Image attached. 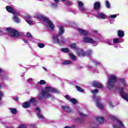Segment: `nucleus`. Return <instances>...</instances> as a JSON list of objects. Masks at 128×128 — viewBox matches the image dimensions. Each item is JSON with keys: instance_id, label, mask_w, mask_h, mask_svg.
Here are the masks:
<instances>
[{"instance_id": "nucleus-1", "label": "nucleus", "mask_w": 128, "mask_h": 128, "mask_svg": "<svg viewBox=\"0 0 128 128\" xmlns=\"http://www.w3.org/2000/svg\"><path fill=\"white\" fill-rule=\"evenodd\" d=\"M50 92H60V91L58 89L52 86L45 87L44 90H42L41 93L38 94V100H42L50 98V96H52V95Z\"/></svg>"}, {"instance_id": "nucleus-2", "label": "nucleus", "mask_w": 128, "mask_h": 128, "mask_svg": "<svg viewBox=\"0 0 128 128\" xmlns=\"http://www.w3.org/2000/svg\"><path fill=\"white\" fill-rule=\"evenodd\" d=\"M34 18H38V20H45L47 24H48V26H47L48 30H54V26L52 22L50 20V19H48V18L44 16L41 14H36L34 16Z\"/></svg>"}, {"instance_id": "nucleus-3", "label": "nucleus", "mask_w": 128, "mask_h": 128, "mask_svg": "<svg viewBox=\"0 0 128 128\" xmlns=\"http://www.w3.org/2000/svg\"><path fill=\"white\" fill-rule=\"evenodd\" d=\"M6 10L8 12H10L11 14H12L14 15L13 18V20L14 22H20V18H18V17L16 16H20V12H18L17 11H14V8L10 7V6H6Z\"/></svg>"}, {"instance_id": "nucleus-4", "label": "nucleus", "mask_w": 128, "mask_h": 128, "mask_svg": "<svg viewBox=\"0 0 128 128\" xmlns=\"http://www.w3.org/2000/svg\"><path fill=\"white\" fill-rule=\"evenodd\" d=\"M114 90L115 92H119L121 94L122 98L125 100H126V102H128V94L124 92V88H122L116 87Z\"/></svg>"}, {"instance_id": "nucleus-5", "label": "nucleus", "mask_w": 128, "mask_h": 128, "mask_svg": "<svg viewBox=\"0 0 128 128\" xmlns=\"http://www.w3.org/2000/svg\"><path fill=\"white\" fill-rule=\"evenodd\" d=\"M6 30L10 32L12 38H18L20 36V32L18 30L10 28H7Z\"/></svg>"}, {"instance_id": "nucleus-6", "label": "nucleus", "mask_w": 128, "mask_h": 128, "mask_svg": "<svg viewBox=\"0 0 128 128\" xmlns=\"http://www.w3.org/2000/svg\"><path fill=\"white\" fill-rule=\"evenodd\" d=\"M92 86L94 88H104V86L102 84L98 82H94L92 83Z\"/></svg>"}, {"instance_id": "nucleus-7", "label": "nucleus", "mask_w": 128, "mask_h": 128, "mask_svg": "<svg viewBox=\"0 0 128 128\" xmlns=\"http://www.w3.org/2000/svg\"><path fill=\"white\" fill-rule=\"evenodd\" d=\"M84 42H88L89 44H96L95 41L90 38L84 37Z\"/></svg>"}, {"instance_id": "nucleus-8", "label": "nucleus", "mask_w": 128, "mask_h": 128, "mask_svg": "<svg viewBox=\"0 0 128 128\" xmlns=\"http://www.w3.org/2000/svg\"><path fill=\"white\" fill-rule=\"evenodd\" d=\"M62 108L64 110V112H67L68 114L72 112V109L69 106H62Z\"/></svg>"}, {"instance_id": "nucleus-9", "label": "nucleus", "mask_w": 128, "mask_h": 128, "mask_svg": "<svg viewBox=\"0 0 128 128\" xmlns=\"http://www.w3.org/2000/svg\"><path fill=\"white\" fill-rule=\"evenodd\" d=\"M114 82L112 80L108 81L107 87L109 90H111V88H112L114 86Z\"/></svg>"}, {"instance_id": "nucleus-10", "label": "nucleus", "mask_w": 128, "mask_h": 128, "mask_svg": "<svg viewBox=\"0 0 128 128\" xmlns=\"http://www.w3.org/2000/svg\"><path fill=\"white\" fill-rule=\"evenodd\" d=\"M96 18L101 20H106V15L103 13H98L96 15Z\"/></svg>"}, {"instance_id": "nucleus-11", "label": "nucleus", "mask_w": 128, "mask_h": 128, "mask_svg": "<svg viewBox=\"0 0 128 128\" xmlns=\"http://www.w3.org/2000/svg\"><path fill=\"white\" fill-rule=\"evenodd\" d=\"M36 112L37 114V116L39 118H44V116L42 114H40V109L38 108H36Z\"/></svg>"}, {"instance_id": "nucleus-12", "label": "nucleus", "mask_w": 128, "mask_h": 128, "mask_svg": "<svg viewBox=\"0 0 128 128\" xmlns=\"http://www.w3.org/2000/svg\"><path fill=\"white\" fill-rule=\"evenodd\" d=\"M77 54L79 56H86V52H84L83 50L79 49L77 51Z\"/></svg>"}, {"instance_id": "nucleus-13", "label": "nucleus", "mask_w": 128, "mask_h": 128, "mask_svg": "<svg viewBox=\"0 0 128 128\" xmlns=\"http://www.w3.org/2000/svg\"><path fill=\"white\" fill-rule=\"evenodd\" d=\"M54 42L56 44H61L60 40V36H56L54 38Z\"/></svg>"}, {"instance_id": "nucleus-14", "label": "nucleus", "mask_w": 128, "mask_h": 128, "mask_svg": "<svg viewBox=\"0 0 128 128\" xmlns=\"http://www.w3.org/2000/svg\"><path fill=\"white\" fill-rule=\"evenodd\" d=\"M109 80H120L116 75H110L108 76Z\"/></svg>"}, {"instance_id": "nucleus-15", "label": "nucleus", "mask_w": 128, "mask_h": 128, "mask_svg": "<svg viewBox=\"0 0 128 128\" xmlns=\"http://www.w3.org/2000/svg\"><path fill=\"white\" fill-rule=\"evenodd\" d=\"M100 8V2H96L94 4V10H98Z\"/></svg>"}, {"instance_id": "nucleus-16", "label": "nucleus", "mask_w": 128, "mask_h": 128, "mask_svg": "<svg viewBox=\"0 0 128 128\" xmlns=\"http://www.w3.org/2000/svg\"><path fill=\"white\" fill-rule=\"evenodd\" d=\"M78 32H80V34H83V35L88 34V32L80 28H78Z\"/></svg>"}, {"instance_id": "nucleus-17", "label": "nucleus", "mask_w": 128, "mask_h": 128, "mask_svg": "<svg viewBox=\"0 0 128 128\" xmlns=\"http://www.w3.org/2000/svg\"><path fill=\"white\" fill-rule=\"evenodd\" d=\"M118 36H119L120 38H124V32L122 30H118Z\"/></svg>"}, {"instance_id": "nucleus-18", "label": "nucleus", "mask_w": 128, "mask_h": 128, "mask_svg": "<svg viewBox=\"0 0 128 128\" xmlns=\"http://www.w3.org/2000/svg\"><path fill=\"white\" fill-rule=\"evenodd\" d=\"M10 110L11 113L12 114H16L18 113V110L14 108H9Z\"/></svg>"}, {"instance_id": "nucleus-19", "label": "nucleus", "mask_w": 128, "mask_h": 128, "mask_svg": "<svg viewBox=\"0 0 128 128\" xmlns=\"http://www.w3.org/2000/svg\"><path fill=\"white\" fill-rule=\"evenodd\" d=\"M96 120L98 122H100V124H104V118L102 117H98Z\"/></svg>"}, {"instance_id": "nucleus-20", "label": "nucleus", "mask_w": 128, "mask_h": 128, "mask_svg": "<svg viewBox=\"0 0 128 128\" xmlns=\"http://www.w3.org/2000/svg\"><path fill=\"white\" fill-rule=\"evenodd\" d=\"M30 106V102H26L23 104L22 106L24 108H29Z\"/></svg>"}, {"instance_id": "nucleus-21", "label": "nucleus", "mask_w": 128, "mask_h": 128, "mask_svg": "<svg viewBox=\"0 0 128 128\" xmlns=\"http://www.w3.org/2000/svg\"><path fill=\"white\" fill-rule=\"evenodd\" d=\"M70 47L72 50H76V48H78V46H76V44L74 43L70 44Z\"/></svg>"}, {"instance_id": "nucleus-22", "label": "nucleus", "mask_w": 128, "mask_h": 128, "mask_svg": "<svg viewBox=\"0 0 128 128\" xmlns=\"http://www.w3.org/2000/svg\"><path fill=\"white\" fill-rule=\"evenodd\" d=\"M96 106L99 108H101L102 110L104 108V106L102 104L100 103V102L98 100H96Z\"/></svg>"}, {"instance_id": "nucleus-23", "label": "nucleus", "mask_w": 128, "mask_h": 128, "mask_svg": "<svg viewBox=\"0 0 128 128\" xmlns=\"http://www.w3.org/2000/svg\"><path fill=\"white\" fill-rule=\"evenodd\" d=\"M64 32V26H60V31L59 34H62Z\"/></svg>"}, {"instance_id": "nucleus-24", "label": "nucleus", "mask_w": 128, "mask_h": 128, "mask_svg": "<svg viewBox=\"0 0 128 128\" xmlns=\"http://www.w3.org/2000/svg\"><path fill=\"white\" fill-rule=\"evenodd\" d=\"M70 57L72 60H76V56L74 54L72 53L69 54Z\"/></svg>"}, {"instance_id": "nucleus-25", "label": "nucleus", "mask_w": 128, "mask_h": 128, "mask_svg": "<svg viewBox=\"0 0 128 128\" xmlns=\"http://www.w3.org/2000/svg\"><path fill=\"white\" fill-rule=\"evenodd\" d=\"M61 52H70V49L68 48H61Z\"/></svg>"}, {"instance_id": "nucleus-26", "label": "nucleus", "mask_w": 128, "mask_h": 128, "mask_svg": "<svg viewBox=\"0 0 128 128\" xmlns=\"http://www.w3.org/2000/svg\"><path fill=\"white\" fill-rule=\"evenodd\" d=\"M76 88L77 90H78V92H84V89L82 88L80 86H76Z\"/></svg>"}, {"instance_id": "nucleus-27", "label": "nucleus", "mask_w": 128, "mask_h": 128, "mask_svg": "<svg viewBox=\"0 0 128 128\" xmlns=\"http://www.w3.org/2000/svg\"><path fill=\"white\" fill-rule=\"evenodd\" d=\"M78 4L79 6V8H80L84 6V3H82V2L80 1H78Z\"/></svg>"}, {"instance_id": "nucleus-28", "label": "nucleus", "mask_w": 128, "mask_h": 128, "mask_svg": "<svg viewBox=\"0 0 128 128\" xmlns=\"http://www.w3.org/2000/svg\"><path fill=\"white\" fill-rule=\"evenodd\" d=\"M106 5L108 8H110V4L108 0L106 1Z\"/></svg>"}, {"instance_id": "nucleus-29", "label": "nucleus", "mask_w": 128, "mask_h": 128, "mask_svg": "<svg viewBox=\"0 0 128 128\" xmlns=\"http://www.w3.org/2000/svg\"><path fill=\"white\" fill-rule=\"evenodd\" d=\"M72 64V61L70 60H66L64 62H63V64Z\"/></svg>"}, {"instance_id": "nucleus-30", "label": "nucleus", "mask_w": 128, "mask_h": 128, "mask_svg": "<svg viewBox=\"0 0 128 128\" xmlns=\"http://www.w3.org/2000/svg\"><path fill=\"white\" fill-rule=\"evenodd\" d=\"M44 46L45 45L44 44H42V43L38 44V48H44Z\"/></svg>"}, {"instance_id": "nucleus-31", "label": "nucleus", "mask_w": 128, "mask_h": 128, "mask_svg": "<svg viewBox=\"0 0 128 128\" xmlns=\"http://www.w3.org/2000/svg\"><path fill=\"white\" fill-rule=\"evenodd\" d=\"M60 38H61V40L60 41V42H61L60 44H64V42L66 41V38H64V37L61 36Z\"/></svg>"}, {"instance_id": "nucleus-32", "label": "nucleus", "mask_w": 128, "mask_h": 128, "mask_svg": "<svg viewBox=\"0 0 128 128\" xmlns=\"http://www.w3.org/2000/svg\"><path fill=\"white\" fill-rule=\"evenodd\" d=\"M113 42L116 44L118 42H120V39L118 38H115L113 40Z\"/></svg>"}, {"instance_id": "nucleus-33", "label": "nucleus", "mask_w": 128, "mask_h": 128, "mask_svg": "<svg viewBox=\"0 0 128 128\" xmlns=\"http://www.w3.org/2000/svg\"><path fill=\"white\" fill-rule=\"evenodd\" d=\"M70 102H71L74 104H76V100L74 98L71 99Z\"/></svg>"}, {"instance_id": "nucleus-34", "label": "nucleus", "mask_w": 128, "mask_h": 128, "mask_svg": "<svg viewBox=\"0 0 128 128\" xmlns=\"http://www.w3.org/2000/svg\"><path fill=\"white\" fill-rule=\"evenodd\" d=\"M116 16H118V15L116 14H112V15H110L108 18H116Z\"/></svg>"}, {"instance_id": "nucleus-35", "label": "nucleus", "mask_w": 128, "mask_h": 128, "mask_svg": "<svg viewBox=\"0 0 128 128\" xmlns=\"http://www.w3.org/2000/svg\"><path fill=\"white\" fill-rule=\"evenodd\" d=\"M38 84H46V82L45 80H40V82H38Z\"/></svg>"}, {"instance_id": "nucleus-36", "label": "nucleus", "mask_w": 128, "mask_h": 128, "mask_svg": "<svg viewBox=\"0 0 128 128\" xmlns=\"http://www.w3.org/2000/svg\"><path fill=\"white\" fill-rule=\"evenodd\" d=\"M26 22H27L28 24H30V26H32V24H34V22L30 20H26Z\"/></svg>"}, {"instance_id": "nucleus-37", "label": "nucleus", "mask_w": 128, "mask_h": 128, "mask_svg": "<svg viewBox=\"0 0 128 128\" xmlns=\"http://www.w3.org/2000/svg\"><path fill=\"white\" fill-rule=\"evenodd\" d=\"M4 96V93L0 91V102H1L2 98V96Z\"/></svg>"}, {"instance_id": "nucleus-38", "label": "nucleus", "mask_w": 128, "mask_h": 128, "mask_svg": "<svg viewBox=\"0 0 128 128\" xmlns=\"http://www.w3.org/2000/svg\"><path fill=\"white\" fill-rule=\"evenodd\" d=\"M18 128H26V124H20Z\"/></svg>"}, {"instance_id": "nucleus-39", "label": "nucleus", "mask_w": 128, "mask_h": 128, "mask_svg": "<svg viewBox=\"0 0 128 128\" xmlns=\"http://www.w3.org/2000/svg\"><path fill=\"white\" fill-rule=\"evenodd\" d=\"M80 8L82 12H86V9L84 6H82V8Z\"/></svg>"}, {"instance_id": "nucleus-40", "label": "nucleus", "mask_w": 128, "mask_h": 128, "mask_svg": "<svg viewBox=\"0 0 128 128\" xmlns=\"http://www.w3.org/2000/svg\"><path fill=\"white\" fill-rule=\"evenodd\" d=\"M92 94H96L98 92V89H95L94 90H92L91 91Z\"/></svg>"}, {"instance_id": "nucleus-41", "label": "nucleus", "mask_w": 128, "mask_h": 128, "mask_svg": "<svg viewBox=\"0 0 128 128\" xmlns=\"http://www.w3.org/2000/svg\"><path fill=\"white\" fill-rule=\"evenodd\" d=\"M64 98H66V100H70V96L68 95H66L64 96Z\"/></svg>"}, {"instance_id": "nucleus-42", "label": "nucleus", "mask_w": 128, "mask_h": 128, "mask_svg": "<svg viewBox=\"0 0 128 128\" xmlns=\"http://www.w3.org/2000/svg\"><path fill=\"white\" fill-rule=\"evenodd\" d=\"M79 114L81 116H86V115L84 114V113H82V112H79Z\"/></svg>"}, {"instance_id": "nucleus-43", "label": "nucleus", "mask_w": 128, "mask_h": 128, "mask_svg": "<svg viewBox=\"0 0 128 128\" xmlns=\"http://www.w3.org/2000/svg\"><path fill=\"white\" fill-rule=\"evenodd\" d=\"M34 100H36V99H34V98H32L30 100V102H30H30H34Z\"/></svg>"}, {"instance_id": "nucleus-44", "label": "nucleus", "mask_w": 128, "mask_h": 128, "mask_svg": "<svg viewBox=\"0 0 128 128\" xmlns=\"http://www.w3.org/2000/svg\"><path fill=\"white\" fill-rule=\"evenodd\" d=\"M27 36H28V38H32V34L28 32Z\"/></svg>"}, {"instance_id": "nucleus-45", "label": "nucleus", "mask_w": 128, "mask_h": 128, "mask_svg": "<svg viewBox=\"0 0 128 128\" xmlns=\"http://www.w3.org/2000/svg\"><path fill=\"white\" fill-rule=\"evenodd\" d=\"M52 6L53 7V8H56L58 7V5L54 3H52Z\"/></svg>"}, {"instance_id": "nucleus-46", "label": "nucleus", "mask_w": 128, "mask_h": 128, "mask_svg": "<svg viewBox=\"0 0 128 128\" xmlns=\"http://www.w3.org/2000/svg\"><path fill=\"white\" fill-rule=\"evenodd\" d=\"M121 83L124 84V86H126V81L123 80V81H121Z\"/></svg>"}, {"instance_id": "nucleus-47", "label": "nucleus", "mask_w": 128, "mask_h": 128, "mask_svg": "<svg viewBox=\"0 0 128 128\" xmlns=\"http://www.w3.org/2000/svg\"><path fill=\"white\" fill-rule=\"evenodd\" d=\"M13 100H16V102H18V97H14L13 98Z\"/></svg>"}, {"instance_id": "nucleus-48", "label": "nucleus", "mask_w": 128, "mask_h": 128, "mask_svg": "<svg viewBox=\"0 0 128 128\" xmlns=\"http://www.w3.org/2000/svg\"><path fill=\"white\" fill-rule=\"evenodd\" d=\"M109 104H110V108H113L114 107V106H112V102H109Z\"/></svg>"}, {"instance_id": "nucleus-49", "label": "nucleus", "mask_w": 128, "mask_h": 128, "mask_svg": "<svg viewBox=\"0 0 128 128\" xmlns=\"http://www.w3.org/2000/svg\"><path fill=\"white\" fill-rule=\"evenodd\" d=\"M24 42H26V44H28V40L26 39L23 40Z\"/></svg>"}, {"instance_id": "nucleus-50", "label": "nucleus", "mask_w": 128, "mask_h": 128, "mask_svg": "<svg viewBox=\"0 0 128 128\" xmlns=\"http://www.w3.org/2000/svg\"><path fill=\"white\" fill-rule=\"evenodd\" d=\"M26 18H30V15L26 16Z\"/></svg>"}, {"instance_id": "nucleus-51", "label": "nucleus", "mask_w": 128, "mask_h": 128, "mask_svg": "<svg viewBox=\"0 0 128 128\" xmlns=\"http://www.w3.org/2000/svg\"><path fill=\"white\" fill-rule=\"evenodd\" d=\"M88 53L89 54H92V50H90L88 52Z\"/></svg>"}, {"instance_id": "nucleus-52", "label": "nucleus", "mask_w": 128, "mask_h": 128, "mask_svg": "<svg viewBox=\"0 0 128 128\" xmlns=\"http://www.w3.org/2000/svg\"><path fill=\"white\" fill-rule=\"evenodd\" d=\"M110 42H112V40H108V44H110Z\"/></svg>"}, {"instance_id": "nucleus-53", "label": "nucleus", "mask_w": 128, "mask_h": 128, "mask_svg": "<svg viewBox=\"0 0 128 128\" xmlns=\"http://www.w3.org/2000/svg\"><path fill=\"white\" fill-rule=\"evenodd\" d=\"M34 80V79H32V78H30L28 80Z\"/></svg>"}, {"instance_id": "nucleus-54", "label": "nucleus", "mask_w": 128, "mask_h": 128, "mask_svg": "<svg viewBox=\"0 0 128 128\" xmlns=\"http://www.w3.org/2000/svg\"><path fill=\"white\" fill-rule=\"evenodd\" d=\"M72 128L71 127H70V126H66L65 128Z\"/></svg>"}, {"instance_id": "nucleus-55", "label": "nucleus", "mask_w": 128, "mask_h": 128, "mask_svg": "<svg viewBox=\"0 0 128 128\" xmlns=\"http://www.w3.org/2000/svg\"><path fill=\"white\" fill-rule=\"evenodd\" d=\"M68 4H72V3L70 2H68Z\"/></svg>"}, {"instance_id": "nucleus-56", "label": "nucleus", "mask_w": 128, "mask_h": 128, "mask_svg": "<svg viewBox=\"0 0 128 128\" xmlns=\"http://www.w3.org/2000/svg\"><path fill=\"white\" fill-rule=\"evenodd\" d=\"M42 68H44V70H46V68H44V67H42Z\"/></svg>"}, {"instance_id": "nucleus-57", "label": "nucleus", "mask_w": 128, "mask_h": 128, "mask_svg": "<svg viewBox=\"0 0 128 128\" xmlns=\"http://www.w3.org/2000/svg\"><path fill=\"white\" fill-rule=\"evenodd\" d=\"M55 0V2H60V0Z\"/></svg>"}, {"instance_id": "nucleus-58", "label": "nucleus", "mask_w": 128, "mask_h": 128, "mask_svg": "<svg viewBox=\"0 0 128 128\" xmlns=\"http://www.w3.org/2000/svg\"><path fill=\"white\" fill-rule=\"evenodd\" d=\"M2 72V70L1 68H0V72Z\"/></svg>"}, {"instance_id": "nucleus-59", "label": "nucleus", "mask_w": 128, "mask_h": 128, "mask_svg": "<svg viewBox=\"0 0 128 128\" xmlns=\"http://www.w3.org/2000/svg\"><path fill=\"white\" fill-rule=\"evenodd\" d=\"M2 88V84H0V88Z\"/></svg>"}, {"instance_id": "nucleus-60", "label": "nucleus", "mask_w": 128, "mask_h": 128, "mask_svg": "<svg viewBox=\"0 0 128 128\" xmlns=\"http://www.w3.org/2000/svg\"><path fill=\"white\" fill-rule=\"evenodd\" d=\"M0 32H2V30H0Z\"/></svg>"}, {"instance_id": "nucleus-61", "label": "nucleus", "mask_w": 128, "mask_h": 128, "mask_svg": "<svg viewBox=\"0 0 128 128\" xmlns=\"http://www.w3.org/2000/svg\"><path fill=\"white\" fill-rule=\"evenodd\" d=\"M62 2H66V0H62Z\"/></svg>"}, {"instance_id": "nucleus-62", "label": "nucleus", "mask_w": 128, "mask_h": 128, "mask_svg": "<svg viewBox=\"0 0 128 128\" xmlns=\"http://www.w3.org/2000/svg\"><path fill=\"white\" fill-rule=\"evenodd\" d=\"M88 68H92V66H88Z\"/></svg>"}, {"instance_id": "nucleus-63", "label": "nucleus", "mask_w": 128, "mask_h": 128, "mask_svg": "<svg viewBox=\"0 0 128 128\" xmlns=\"http://www.w3.org/2000/svg\"><path fill=\"white\" fill-rule=\"evenodd\" d=\"M98 99H99V100H100V97H98Z\"/></svg>"}, {"instance_id": "nucleus-64", "label": "nucleus", "mask_w": 128, "mask_h": 128, "mask_svg": "<svg viewBox=\"0 0 128 128\" xmlns=\"http://www.w3.org/2000/svg\"><path fill=\"white\" fill-rule=\"evenodd\" d=\"M94 98H96V97H94Z\"/></svg>"}]
</instances>
